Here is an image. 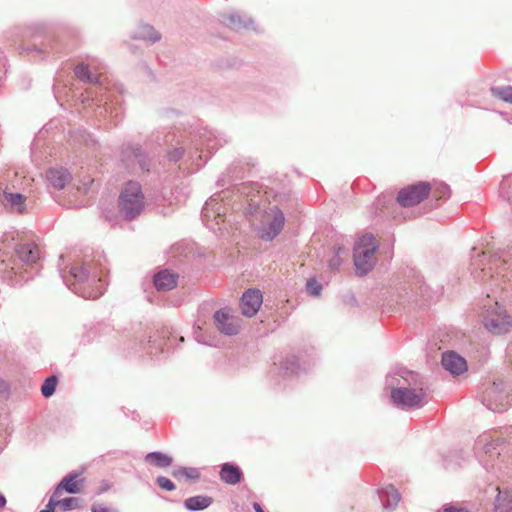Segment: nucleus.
Returning a JSON list of instances; mask_svg holds the SVG:
<instances>
[{
  "mask_svg": "<svg viewBox=\"0 0 512 512\" xmlns=\"http://www.w3.org/2000/svg\"><path fill=\"white\" fill-rule=\"evenodd\" d=\"M229 142L224 133L202 127L191 126L188 130L156 131L151 134L146 145H167V157L170 162L183 160L187 173L197 171L206 162L208 156Z\"/></svg>",
  "mask_w": 512,
  "mask_h": 512,
  "instance_id": "obj_1",
  "label": "nucleus"
},
{
  "mask_svg": "<svg viewBox=\"0 0 512 512\" xmlns=\"http://www.w3.org/2000/svg\"><path fill=\"white\" fill-rule=\"evenodd\" d=\"M94 70H96L94 60L89 63L81 62L74 68V74L78 80L84 84L94 85L85 94H81V102L85 107L93 108V115L98 122L109 121L116 126L123 118L124 109L119 97L98 98L99 95L103 96V88L97 85L99 74Z\"/></svg>",
  "mask_w": 512,
  "mask_h": 512,
  "instance_id": "obj_2",
  "label": "nucleus"
},
{
  "mask_svg": "<svg viewBox=\"0 0 512 512\" xmlns=\"http://www.w3.org/2000/svg\"><path fill=\"white\" fill-rule=\"evenodd\" d=\"M237 193L245 205L244 214L251 221L259 220L258 237L266 242L273 241L283 230L285 216L281 209L273 206L268 210L261 207L262 195L256 183H243L237 188Z\"/></svg>",
  "mask_w": 512,
  "mask_h": 512,
  "instance_id": "obj_3",
  "label": "nucleus"
},
{
  "mask_svg": "<svg viewBox=\"0 0 512 512\" xmlns=\"http://www.w3.org/2000/svg\"><path fill=\"white\" fill-rule=\"evenodd\" d=\"M59 272L66 286L85 299H97L104 293L105 277L100 258H85L65 268L59 264Z\"/></svg>",
  "mask_w": 512,
  "mask_h": 512,
  "instance_id": "obj_4",
  "label": "nucleus"
},
{
  "mask_svg": "<svg viewBox=\"0 0 512 512\" xmlns=\"http://www.w3.org/2000/svg\"><path fill=\"white\" fill-rule=\"evenodd\" d=\"M419 375L406 368H398L386 378L392 402L403 409L418 408L423 405L425 393Z\"/></svg>",
  "mask_w": 512,
  "mask_h": 512,
  "instance_id": "obj_5",
  "label": "nucleus"
},
{
  "mask_svg": "<svg viewBox=\"0 0 512 512\" xmlns=\"http://www.w3.org/2000/svg\"><path fill=\"white\" fill-rule=\"evenodd\" d=\"M144 199L141 185L137 181H128L119 197V209L123 217L129 221L138 217L145 207Z\"/></svg>",
  "mask_w": 512,
  "mask_h": 512,
  "instance_id": "obj_6",
  "label": "nucleus"
},
{
  "mask_svg": "<svg viewBox=\"0 0 512 512\" xmlns=\"http://www.w3.org/2000/svg\"><path fill=\"white\" fill-rule=\"evenodd\" d=\"M120 160L132 174H149L151 172L152 159L138 143L123 144Z\"/></svg>",
  "mask_w": 512,
  "mask_h": 512,
  "instance_id": "obj_7",
  "label": "nucleus"
},
{
  "mask_svg": "<svg viewBox=\"0 0 512 512\" xmlns=\"http://www.w3.org/2000/svg\"><path fill=\"white\" fill-rule=\"evenodd\" d=\"M506 260L502 254L495 253L493 256L487 258L485 252H480L476 247L472 248L470 269L471 274L477 280L484 281L488 278H494L492 270L497 269V275L504 271Z\"/></svg>",
  "mask_w": 512,
  "mask_h": 512,
  "instance_id": "obj_8",
  "label": "nucleus"
},
{
  "mask_svg": "<svg viewBox=\"0 0 512 512\" xmlns=\"http://www.w3.org/2000/svg\"><path fill=\"white\" fill-rule=\"evenodd\" d=\"M378 248L377 241L372 234H365L356 242L353 252V261L357 273H368L376 263L375 252Z\"/></svg>",
  "mask_w": 512,
  "mask_h": 512,
  "instance_id": "obj_9",
  "label": "nucleus"
},
{
  "mask_svg": "<svg viewBox=\"0 0 512 512\" xmlns=\"http://www.w3.org/2000/svg\"><path fill=\"white\" fill-rule=\"evenodd\" d=\"M481 402L493 412H502L512 406V395L503 380L489 383L483 390Z\"/></svg>",
  "mask_w": 512,
  "mask_h": 512,
  "instance_id": "obj_10",
  "label": "nucleus"
},
{
  "mask_svg": "<svg viewBox=\"0 0 512 512\" xmlns=\"http://www.w3.org/2000/svg\"><path fill=\"white\" fill-rule=\"evenodd\" d=\"M484 326L493 334H504L512 330V318L496 301L484 314Z\"/></svg>",
  "mask_w": 512,
  "mask_h": 512,
  "instance_id": "obj_11",
  "label": "nucleus"
},
{
  "mask_svg": "<svg viewBox=\"0 0 512 512\" xmlns=\"http://www.w3.org/2000/svg\"><path fill=\"white\" fill-rule=\"evenodd\" d=\"M225 197L226 192L216 193L205 202L201 215L202 221L208 228L214 229V227L210 224L212 219L216 220L217 225L221 221H224V218L229 210L228 205L224 203Z\"/></svg>",
  "mask_w": 512,
  "mask_h": 512,
  "instance_id": "obj_12",
  "label": "nucleus"
},
{
  "mask_svg": "<svg viewBox=\"0 0 512 512\" xmlns=\"http://www.w3.org/2000/svg\"><path fill=\"white\" fill-rule=\"evenodd\" d=\"M430 191L431 186L428 182H418L402 188L396 200L401 207H412L426 199Z\"/></svg>",
  "mask_w": 512,
  "mask_h": 512,
  "instance_id": "obj_13",
  "label": "nucleus"
},
{
  "mask_svg": "<svg viewBox=\"0 0 512 512\" xmlns=\"http://www.w3.org/2000/svg\"><path fill=\"white\" fill-rule=\"evenodd\" d=\"M214 322L217 330L227 336L238 334L240 319L232 314L229 308H222L214 313Z\"/></svg>",
  "mask_w": 512,
  "mask_h": 512,
  "instance_id": "obj_14",
  "label": "nucleus"
},
{
  "mask_svg": "<svg viewBox=\"0 0 512 512\" xmlns=\"http://www.w3.org/2000/svg\"><path fill=\"white\" fill-rule=\"evenodd\" d=\"M263 302V296L259 289L250 288L246 290L240 300L242 314L246 317L254 316Z\"/></svg>",
  "mask_w": 512,
  "mask_h": 512,
  "instance_id": "obj_15",
  "label": "nucleus"
},
{
  "mask_svg": "<svg viewBox=\"0 0 512 512\" xmlns=\"http://www.w3.org/2000/svg\"><path fill=\"white\" fill-rule=\"evenodd\" d=\"M427 296V287L425 283L417 278L413 283L409 285H404L400 288V292L398 294V299L396 300L397 304L404 305L406 301H417L418 297L426 298Z\"/></svg>",
  "mask_w": 512,
  "mask_h": 512,
  "instance_id": "obj_16",
  "label": "nucleus"
},
{
  "mask_svg": "<svg viewBox=\"0 0 512 512\" xmlns=\"http://www.w3.org/2000/svg\"><path fill=\"white\" fill-rule=\"evenodd\" d=\"M220 21L224 23L231 29L240 30V29H255L253 27V20L248 17L246 14H241L239 12H231L229 14H222Z\"/></svg>",
  "mask_w": 512,
  "mask_h": 512,
  "instance_id": "obj_17",
  "label": "nucleus"
},
{
  "mask_svg": "<svg viewBox=\"0 0 512 512\" xmlns=\"http://www.w3.org/2000/svg\"><path fill=\"white\" fill-rule=\"evenodd\" d=\"M441 363L445 370L454 375L463 373L467 368L465 359L453 351L443 353Z\"/></svg>",
  "mask_w": 512,
  "mask_h": 512,
  "instance_id": "obj_18",
  "label": "nucleus"
},
{
  "mask_svg": "<svg viewBox=\"0 0 512 512\" xmlns=\"http://www.w3.org/2000/svg\"><path fill=\"white\" fill-rule=\"evenodd\" d=\"M178 274L167 269L160 270L153 277V283L158 291H169L177 286Z\"/></svg>",
  "mask_w": 512,
  "mask_h": 512,
  "instance_id": "obj_19",
  "label": "nucleus"
},
{
  "mask_svg": "<svg viewBox=\"0 0 512 512\" xmlns=\"http://www.w3.org/2000/svg\"><path fill=\"white\" fill-rule=\"evenodd\" d=\"M16 253L19 259L27 264L34 265L40 260V250L34 243L20 244L16 248Z\"/></svg>",
  "mask_w": 512,
  "mask_h": 512,
  "instance_id": "obj_20",
  "label": "nucleus"
},
{
  "mask_svg": "<svg viewBox=\"0 0 512 512\" xmlns=\"http://www.w3.org/2000/svg\"><path fill=\"white\" fill-rule=\"evenodd\" d=\"M46 178L51 186L61 190L70 181L71 175L68 170L63 167L50 168L46 173Z\"/></svg>",
  "mask_w": 512,
  "mask_h": 512,
  "instance_id": "obj_21",
  "label": "nucleus"
},
{
  "mask_svg": "<svg viewBox=\"0 0 512 512\" xmlns=\"http://www.w3.org/2000/svg\"><path fill=\"white\" fill-rule=\"evenodd\" d=\"M79 474L75 471L67 474L63 479L58 483L55 487L54 492L55 496H60L63 491H66L69 494H77L80 491L79 483L77 478Z\"/></svg>",
  "mask_w": 512,
  "mask_h": 512,
  "instance_id": "obj_22",
  "label": "nucleus"
},
{
  "mask_svg": "<svg viewBox=\"0 0 512 512\" xmlns=\"http://www.w3.org/2000/svg\"><path fill=\"white\" fill-rule=\"evenodd\" d=\"M219 475L220 479L229 485H236L240 483L243 478L241 469L232 463H224L221 466Z\"/></svg>",
  "mask_w": 512,
  "mask_h": 512,
  "instance_id": "obj_23",
  "label": "nucleus"
},
{
  "mask_svg": "<svg viewBox=\"0 0 512 512\" xmlns=\"http://www.w3.org/2000/svg\"><path fill=\"white\" fill-rule=\"evenodd\" d=\"M378 496L385 509H394L400 501V493L393 485L379 489Z\"/></svg>",
  "mask_w": 512,
  "mask_h": 512,
  "instance_id": "obj_24",
  "label": "nucleus"
},
{
  "mask_svg": "<svg viewBox=\"0 0 512 512\" xmlns=\"http://www.w3.org/2000/svg\"><path fill=\"white\" fill-rule=\"evenodd\" d=\"M498 495L495 501V512H512V489L496 488Z\"/></svg>",
  "mask_w": 512,
  "mask_h": 512,
  "instance_id": "obj_25",
  "label": "nucleus"
},
{
  "mask_svg": "<svg viewBox=\"0 0 512 512\" xmlns=\"http://www.w3.org/2000/svg\"><path fill=\"white\" fill-rule=\"evenodd\" d=\"M25 196L20 193L4 192L2 202L13 211L23 213L25 211Z\"/></svg>",
  "mask_w": 512,
  "mask_h": 512,
  "instance_id": "obj_26",
  "label": "nucleus"
},
{
  "mask_svg": "<svg viewBox=\"0 0 512 512\" xmlns=\"http://www.w3.org/2000/svg\"><path fill=\"white\" fill-rule=\"evenodd\" d=\"M212 503V497L206 495H197L187 498L184 501V507L189 511H200L208 508Z\"/></svg>",
  "mask_w": 512,
  "mask_h": 512,
  "instance_id": "obj_27",
  "label": "nucleus"
},
{
  "mask_svg": "<svg viewBox=\"0 0 512 512\" xmlns=\"http://www.w3.org/2000/svg\"><path fill=\"white\" fill-rule=\"evenodd\" d=\"M144 460L158 468H165L172 464L173 459L167 454H164L162 452H150L146 454Z\"/></svg>",
  "mask_w": 512,
  "mask_h": 512,
  "instance_id": "obj_28",
  "label": "nucleus"
},
{
  "mask_svg": "<svg viewBox=\"0 0 512 512\" xmlns=\"http://www.w3.org/2000/svg\"><path fill=\"white\" fill-rule=\"evenodd\" d=\"M300 359L297 356H288L285 358V360L281 363V373L284 376H292L299 373L301 367H300Z\"/></svg>",
  "mask_w": 512,
  "mask_h": 512,
  "instance_id": "obj_29",
  "label": "nucleus"
},
{
  "mask_svg": "<svg viewBox=\"0 0 512 512\" xmlns=\"http://www.w3.org/2000/svg\"><path fill=\"white\" fill-rule=\"evenodd\" d=\"M134 37L137 39L150 41L151 43L158 42L161 39V35L148 24L141 25Z\"/></svg>",
  "mask_w": 512,
  "mask_h": 512,
  "instance_id": "obj_30",
  "label": "nucleus"
},
{
  "mask_svg": "<svg viewBox=\"0 0 512 512\" xmlns=\"http://www.w3.org/2000/svg\"><path fill=\"white\" fill-rule=\"evenodd\" d=\"M173 477L180 479L182 477L187 480L196 481L200 478V472L194 467H176L172 471Z\"/></svg>",
  "mask_w": 512,
  "mask_h": 512,
  "instance_id": "obj_31",
  "label": "nucleus"
},
{
  "mask_svg": "<svg viewBox=\"0 0 512 512\" xmlns=\"http://www.w3.org/2000/svg\"><path fill=\"white\" fill-rule=\"evenodd\" d=\"M26 49L29 51H36L41 55H45L50 52H56V43L51 38H46L45 41L40 44V46L33 44L32 47L28 46Z\"/></svg>",
  "mask_w": 512,
  "mask_h": 512,
  "instance_id": "obj_32",
  "label": "nucleus"
},
{
  "mask_svg": "<svg viewBox=\"0 0 512 512\" xmlns=\"http://www.w3.org/2000/svg\"><path fill=\"white\" fill-rule=\"evenodd\" d=\"M500 196L512 205V175L506 176L500 183Z\"/></svg>",
  "mask_w": 512,
  "mask_h": 512,
  "instance_id": "obj_33",
  "label": "nucleus"
},
{
  "mask_svg": "<svg viewBox=\"0 0 512 512\" xmlns=\"http://www.w3.org/2000/svg\"><path fill=\"white\" fill-rule=\"evenodd\" d=\"M490 90L494 97L512 103V86L491 87Z\"/></svg>",
  "mask_w": 512,
  "mask_h": 512,
  "instance_id": "obj_34",
  "label": "nucleus"
},
{
  "mask_svg": "<svg viewBox=\"0 0 512 512\" xmlns=\"http://www.w3.org/2000/svg\"><path fill=\"white\" fill-rule=\"evenodd\" d=\"M58 379L56 376H49L41 386V393L45 398L51 397L56 390Z\"/></svg>",
  "mask_w": 512,
  "mask_h": 512,
  "instance_id": "obj_35",
  "label": "nucleus"
},
{
  "mask_svg": "<svg viewBox=\"0 0 512 512\" xmlns=\"http://www.w3.org/2000/svg\"><path fill=\"white\" fill-rule=\"evenodd\" d=\"M450 188L445 183H437L433 188V196L437 200L448 199L450 197Z\"/></svg>",
  "mask_w": 512,
  "mask_h": 512,
  "instance_id": "obj_36",
  "label": "nucleus"
},
{
  "mask_svg": "<svg viewBox=\"0 0 512 512\" xmlns=\"http://www.w3.org/2000/svg\"><path fill=\"white\" fill-rule=\"evenodd\" d=\"M59 507L62 511H70L80 507V499L77 497H68L62 500L59 499Z\"/></svg>",
  "mask_w": 512,
  "mask_h": 512,
  "instance_id": "obj_37",
  "label": "nucleus"
},
{
  "mask_svg": "<svg viewBox=\"0 0 512 512\" xmlns=\"http://www.w3.org/2000/svg\"><path fill=\"white\" fill-rule=\"evenodd\" d=\"M306 290L310 295L318 296L322 291V284L319 283L316 279L311 278L306 283Z\"/></svg>",
  "mask_w": 512,
  "mask_h": 512,
  "instance_id": "obj_38",
  "label": "nucleus"
},
{
  "mask_svg": "<svg viewBox=\"0 0 512 512\" xmlns=\"http://www.w3.org/2000/svg\"><path fill=\"white\" fill-rule=\"evenodd\" d=\"M156 343H157V339L151 340V338H150L148 340L147 346L144 347V350L146 351L147 354H149V355H156L159 351L160 352L164 351V347L162 345V342L159 343V344H156Z\"/></svg>",
  "mask_w": 512,
  "mask_h": 512,
  "instance_id": "obj_39",
  "label": "nucleus"
},
{
  "mask_svg": "<svg viewBox=\"0 0 512 512\" xmlns=\"http://www.w3.org/2000/svg\"><path fill=\"white\" fill-rule=\"evenodd\" d=\"M156 484L161 489L166 490V491H173L176 488L175 484L169 478L164 477V476H158L156 478Z\"/></svg>",
  "mask_w": 512,
  "mask_h": 512,
  "instance_id": "obj_40",
  "label": "nucleus"
},
{
  "mask_svg": "<svg viewBox=\"0 0 512 512\" xmlns=\"http://www.w3.org/2000/svg\"><path fill=\"white\" fill-rule=\"evenodd\" d=\"M59 496H55V492H53L52 496L49 499L48 504L46 505V509L49 510V512H54V509L56 506H59Z\"/></svg>",
  "mask_w": 512,
  "mask_h": 512,
  "instance_id": "obj_41",
  "label": "nucleus"
},
{
  "mask_svg": "<svg viewBox=\"0 0 512 512\" xmlns=\"http://www.w3.org/2000/svg\"><path fill=\"white\" fill-rule=\"evenodd\" d=\"M443 512H469L465 507H458L453 505H445Z\"/></svg>",
  "mask_w": 512,
  "mask_h": 512,
  "instance_id": "obj_42",
  "label": "nucleus"
},
{
  "mask_svg": "<svg viewBox=\"0 0 512 512\" xmlns=\"http://www.w3.org/2000/svg\"><path fill=\"white\" fill-rule=\"evenodd\" d=\"M92 512H111V510L107 507H103L99 504H93L91 507Z\"/></svg>",
  "mask_w": 512,
  "mask_h": 512,
  "instance_id": "obj_43",
  "label": "nucleus"
},
{
  "mask_svg": "<svg viewBox=\"0 0 512 512\" xmlns=\"http://www.w3.org/2000/svg\"><path fill=\"white\" fill-rule=\"evenodd\" d=\"M340 265V258L334 257L329 261V266L332 270L337 269V267Z\"/></svg>",
  "mask_w": 512,
  "mask_h": 512,
  "instance_id": "obj_44",
  "label": "nucleus"
},
{
  "mask_svg": "<svg viewBox=\"0 0 512 512\" xmlns=\"http://www.w3.org/2000/svg\"><path fill=\"white\" fill-rule=\"evenodd\" d=\"M253 508L255 512H265L262 508V506L258 502L253 503Z\"/></svg>",
  "mask_w": 512,
  "mask_h": 512,
  "instance_id": "obj_45",
  "label": "nucleus"
},
{
  "mask_svg": "<svg viewBox=\"0 0 512 512\" xmlns=\"http://www.w3.org/2000/svg\"><path fill=\"white\" fill-rule=\"evenodd\" d=\"M6 390H7L6 383L3 380L0 379V394L4 393Z\"/></svg>",
  "mask_w": 512,
  "mask_h": 512,
  "instance_id": "obj_46",
  "label": "nucleus"
},
{
  "mask_svg": "<svg viewBox=\"0 0 512 512\" xmlns=\"http://www.w3.org/2000/svg\"><path fill=\"white\" fill-rule=\"evenodd\" d=\"M6 505V498L3 494L0 493V509H2Z\"/></svg>",
  "mask_w": 512,
  "mask_h": 512,
  "instance_id": "obj_47",
  "label": "nucleus"
},
{
  "mask_svg": "<svg viewBox=\"0 0 512 512\" xmlns=\"http://www.w3.org/2000/svg\"><path fill=\"white\" fill-rule=\"evenodd\" d=\"M384 204H385V197L377 199V201H376L377 207L384 206Z\"/></svg>",
  "mask_w": 512,
  "mask_h": 512,
  "instance_id": "obj_48",
  "label": "nucleus"
},
{
  "mask_svg": "<svg viewBox=\"0 0 512 512\" xmlns=\"http://www.w3.org/2000/svg\"><path fill=\"white\" fill-rule=\"evenodd\" d=\"M106 491V487H103L101 490H100V493Z\"/></svg>",
  "mask_w": 512,
  "mask_h": 512,
  "instance_id": "obj_49",
  "label": "nucleus"
}]
</instances>
